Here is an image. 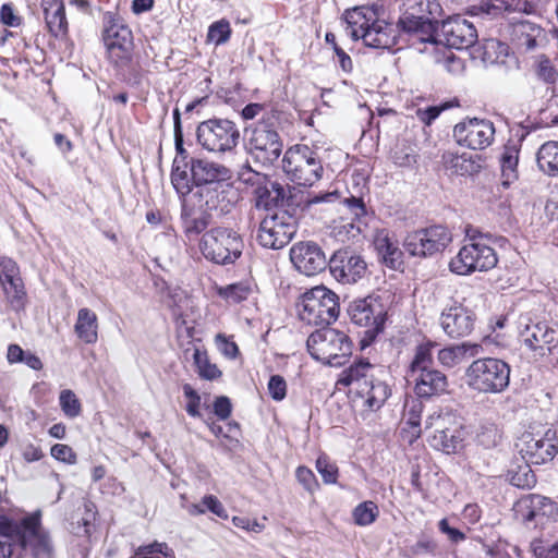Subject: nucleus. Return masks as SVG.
I'll return each instance as SVG.
<instances>
[{
	"mask_svg": "<svg viewBox=\"0 0 558 558\" xmlns=\"http://www.w3.org/2000/svg\"><path fill=\"white\" fill-rule=\"evenodd\" d=\"M317 472L326 484H335L338 477V468L326 456H319L316 460Z\"/></svg>",
	"mask_w": 558,
	"mask_h": 558,
	"instance_id": "obj_55",
	"label": "nucleus"
},
{
	"mask_svg": "<svg viewBox=\"0 0 558 558\" xmlns=\"http://www.w3.org/2000/svg\"><path fill=\"white\" fill-rule=\"evenodd\" d=\"M378 507L373 501H364L353 510V519L357 525L366 526L372 524L378 517Z\"/></svg>",
	"mask_w": 558,
	"mask_h": 558,
	"instance_id": "obj_49",
	"label": "nucleus"
},
{
	"mask_svg": "<svg viewBox=\"0 0 558 558\" xmlns=\"http://www.w3.org/2000/svg\"><path fill=\"white\" fill-rule=\"evenodd\" d=\"M535 72L537 76L546 83H554L558 77V71L550 59L541 54L535 60Z\"/></svg>",
	"mask_w": 558,
	"mask_h": 558,
	"instance_id": "obj_53",
	"label": "nucleus"
},
{
	"mask_svg": "<svg viewBox=\"0 0 558 558\" xmlns=\"http://www.w3.org/2000/svg\"><path fill=\"white\" fill-rule=\"evenodd\" d=\"M190 171L192 183L196 189L215 184L228 178L229 170L217 162L203 158H191Z\"/></svg>",
	"mask_w": 558,
	"mask_h": 558,
	"instance_id": "obj_29",
	"label": "nucleus"
},
{
	"mask_svg": "<svg viewBox=\"0 0 558 558\" xmlns=\"http://www.w3.org/2000/svg\"><path fill=\"white\" fill-rule=\"evenodd\" d=\"M281 168L287 179L300 186H313L324 173L319 150L305 144L289 147L283 154Z\"/></svg>",
	"mask_w": 558,
	"mask_h": 558,
	"instance_id": "obj_3",
	"label": "nucleus"
},
{
	"mask_svg": "<svg viewBox=\"0 0 558 558\" xmlns=\"http://www.w3.org/2000/svg\"><path fill=\"white\" fill-rule=\"evenodd\" d=\"M405 10L403 13L424 20L426 22L435 23L438 26L437 17L441 14V5L438 0H407L404 3Z\"/></svg>",
	"mask_w": 558,
	"mask_h": 558,
	"instance_id": "obj_38",
	"label": "nucleus"
},
{
	"mask_svg": "<svg viewBox=\"0 0 558 558\" xmlns=\"http://www.w3.org/2000/svg\"><path fill=\"white\" fill-rule=\"evenodd\" d=\"M296 230L295 217L284 209H279L260 221L257 241L266 248L280 250L290 243Z\"/></svg>",
	"mask_w": 558,
	"mask_h": 558,
	"instance_id": "obj_13",
	"label": "nucleus"
},
{
	"mask_svg": "<svg viewBox=\"0 0 558 558\" xmlns=\"http://www.w3.org/2000/svg\"><path fill=\"white\" fill-rule=\"evenodd\" d=\"M536 5L533 0H483L480 4L470 9L472 15L493 19L506 10H513L531 14Z\"/></svg>",
	"mask_w": 558,
	"mask_h": 558,
	"instance_id": "obj_28",
	"label": "nucleus"
},
{
	"mask_svg": "<svg viewBox=\"0 0 558 558\" xmlns=\"http://www.w3.org/2000/svg\"><path fill=\"white\" fill-rule=\"evenodd\" d=\"M442 162L447 171L457 175H474L482 169V158L468 153L447 151L442 155Z\"/></svg>",
	"mask_w": 558,
	"mask_h": 558,
	"instance_id": "obj_33",
	"label": "nucleus"
},
{
	"mask_svg": "<svg viewBox=\"0 0 558 558\" xmlns=\"http://www.w3.org/2000/svg\"><path fill=\"white\" fill-rule=\"evenodd\" d=\"M474 313L459 304L447 307L440 315V326L450 338L465 337L473 330Z\"/></svg>",
	"mask_w": 558,
	"mask_h": 558,
	"instance_id": "obj_24",
	"label": "nucleus"
},
{
	"mask_svg": "<svg viewBox=\"0 0 558 558\" xmlns=\"http://www.w3.org/2000/svg\"><path fill=\"white\" fill-rule=\"evenodd\" d=\"M230 190L223 189V185L218 182L215 184L203 185V187L196 189L191 195L197 199V205L203 208V211L217 210L221 214H226L230 210L231 201L228 197Z\"/></svg>",
	"mask_w": 558,
	"mask_h": 558,
	"instance_id": "obj_27",
	"label": "nucleus"
},
{
	"mask_svg": "<svg viewBox=\"0 0 558 558\" xmlns=\"http://www.w3.org/2000/svg\"><path fill=\"white\" fill-rule=\"evenodd\" d=\"M531 463H527L523 466H519L515 472L511 474L510 483L519 488L531 489L536 484V476L532 471Z\"/></svg>",
	"mask_w": 558,
	"mask_h": 558,
	"instance_id": "obj_51",
	"label": "nucleus"
},
{
	"mask_svg": "<svg viewBox=\"0 0 558 558\" xmlns=\"http://www.w3.org/2000/svg\"><path fill=\"white\" fill-rule=\"evenodd\" d=\"M268 392L275 401H281L287 396V383L280 375H272L268 381Z\"/></svg>",
	"mask_w": 558,
	"mask_h": 558,
	"instance_id": "obj_59",
	"label": "nucleus"
},
{
	"mask_svg": "<svg viewBox=\"0 0 558 558\" xmlns=\"http://www.w3.org/2000/svg\"><path fill=\"white\" fill-rule=\"evenodd\" d=\"M422 412L423 403L421 402L420 398H412L405 401L403 416L405 418V423L412 427V435L414 437H418L421 434L420 425Z\"/></svg>",
	"mask_w": 558,
	"mask_h": 558,
	"instance_id": "obj_47",
	"label": "nucleus"
},
{
	"mask_svg": "<svg viewBox=\"0 0 558 558\" xmlns=\"http://www.w3.org/2000/svg\"><path fill=\"white\" fill-rule=\"evenodd\" d=\"M60 405L69 417H76L81 413V404L72 390H63L60 393Z\"/></svg>",
	"mask_w": 558,
	"mask_h": 558,
	"instance_id": "obj_54",
	"label": "nucleus"
},
{
	"mask_svg": "<svg viewBox=\"0 0 558 558\" xmlns=\"http://www.w3.org/2000/svg\"><path fill=\"white\" fill-rule=\"evenodd\" d=\"M193 359L196 366V372L202 379L215 380L221 376V371L217 367L216 364L209 361L206 351L195 349Z\"/></svg>",
	"mask_w": 558,
	"mask_h": 558,
	"instance_id": "obj_46",
	"label": "nucleus"
},
{
	"mask_svg": "<svg viewBox=\"0 0 558 558\" xmlns=\"http://www.w3.org/2000/svg\"><path fill=\"white\" fill-rule=\"evenodd\" d=\"M519 148L515 144L506 145L500 156L504 185H509L518 178Z\"/></svg>",
	"mask_w": 558,
	"mask_h": 558,
	"instance_id": "obj_43",
	"label": "nucleus"
},
{
	"mask_svg": "<svg viewBox=\"0 0 558 558\" xmlns=\"http://www.w3.org/2000/svg\"><path fill=\"white\" fill-rule=\"evenodd\" d=\"M557 511L558 507L555 501L537 494L525 495L513 506L515 519L526 525H536L543 518L553 517Z\"/></svg>",
	"mask_w": 558,
	"mask_h": 558,
	"instance_id": "obj_23",
	"label": "nucleus"
},
{
	"mask_svg": "<svg viewBox=\"0 0 558 558\" xmlns=\"http://www.w3.org/2000/svg\"><path fill=\"white\" fill-rule=\"evenodd\" d=\"M20 530L19 546L29 551L33 558H54V546L48 532L40 524V515L35 513L16 521Z\"/></svg>",
	"mask_w": 558,
	"mask_h": 558,
	"instance_id": "obj_15",
	"label": "nucleus"
},
{
	"mask_svg": "<svg viewBox=\"0 0 558 558\" xmlns=\"http://www.w3.org/2000/svg\"><path fill=\"white\" fill-rule=\"evenodd\" d=\"M50 453L56 460L68 464H75L77 460L74 450L70 446L64 444L53 445L51 447Z\"/></svg>",
	"mask_w": 558,
	"mask_h": 558,
	"instance_id": "obj_60",
	"label": "nucleus"
},
{
	"mask_svg": "<svg viewBox=\"0 0 558 558\" xmlns=\"http://www.w3.org/2000/svg\"><path fill=\"white\" fill-rule=\"evenodd\" d=\"M451 241L452 234L447 227L434 225L409 232L403 247L413 257L427 258L445 251Z\"/></svg>",
	"mask_w": 558,
	"mask_h": 558,
	"instance_id": "obj_12",
	"label": "nucleus"
},
{
	"mask_svg": "<svg viewBox=\"0 0 558 558\" xmlns=\"http://www.w3.org/2000/svg\"><path fill=\"white\" fill-rule=\"evenodd\" d=\"M213 409L214 413L221 421L229 418L232 413L231 401L226 396L217 397L214 401Z\"/></svg>",
	"mask_w": 558,
	"mask_h": 558,
	"instance_id": "obj_64",
	"label": "nucleus"
},
{
	"mask_svg": "<svg viewBox=\"0 0 558 558\" xmlns=\"http://www.w3.org/2000/svg\"><path fill=\"white\" fill-rule=\"evenodd\" d=\"M41 7L49 33L62 37L68 33V21L63 0H43Z\"/></svg>",
	"mask_w": 558,
	"mask_h": 558,
	"instance_id": "obj_35",
	"label": "nucleus"
},
{
	"mask_svg": "<svg viewBox=\"0 0 558 558\" xmlns=\"http://www.w3.org/2000/svg\"><path fill=\"white\" fill-rule=\"evenodd\" d=\"M494 136V123L486 119H466L456 124L453 129L456 142L473 150L488 147L493 143Z\"/></svg>",
	"mask_w": 558,
	"mask_h": 558,
	"instance_id": "obj_19",
	"label": "nucleus"
},
{
	"mask_svg": "<svg viewBox=\"0 0 558 558\" xmlns=\"http://www.w3.org/2000/svg\"><path fill=\"white\" fill-rule=\"evenodd\" d=\"M102 40L108 50L128 51L132 44V32L118 14L105 12L102 15Z\"/></svg>",
	"mask_w": 558,
	"mask_h": 558,
	"instance_id": "obj_25",
	"label": "nucleus"
},
{
	"mask_svg": "<svg viewBox=\"0 0 558 558\" xmlns=\"http://www.w3.org/2000/svg\"><path fill=\"white\" fill-rule=\"evenodd\" d=\"M216 343L219 351L228 359H235L239 354V348L236 343L222 333L216 336Z\"/></svg>",
	"mask_w": 558,
	"mask_h": 558,
	"instance_id": "obj_63",
	"label": "nucleus"
},
{
	"mask_svg": "<svg viewBox=\"0 0 558 558\" xmlns=\"http://www.w3.org/2000/svg\"><path fill=\"white\" fill-rule=\"evenodd\" d=\"M519 336L521 341L534 353L536 357L558 359V330L547 324L527 319L520 322Z\"/></svg>",
	"mask_w": 558,
	"mask_h": 558,
	"instance_id": "obj_16",
	"label": "nucleus"
},
{
	"mask_svg": "<svg viewBox=\"0 0 558 558\" xmlns=\"http://www.w3.org/2000/svg\"><path fill=\"white\" fill-rule=\"evenodd\" d=\"M197 143L207 151L223 154L233 150L240 141V130L229 119L213 118L196 129Z\"/></svg>",
	"mask_w": 558,
	"mask_h": 558,
	"instance_id": "obj_10",
	"label": "nucleus"
},
{
	"mask_svg": "<svg viewBox=\"0 0 558 558\" xmlns=\"http://www.w3.org/2000/svg\"><path fill=\"white\" fill-rule=\"evenodd\" d=\"M231 35L230 23L227 20H220L209 26L207 33L208 41L214 43L216 46L227 43Z\"/></svg>",
	"mask_w": 558,
	"mask_h": 558,
	"instance_id": "obj_52",
	"label": "nucleus"
},
{
	"mask_svg": "<svg viewBox=\"0 0 558 558\" xmlns=\"http://www.w3.org/2000/svg\"><path fill=\"white\" fill-rule=\"evenodd\" d=\"M510 365L496 357H478L464 372L466 386L478 393H501L510 384Z\"/></svg>",
	"mask_w": 558,
	"mask_h": 558,
	"instance_id": "obj_4",
	"label": "nucleus"
},
{
	"mask_svg": "<svg viewBox=\"0 0 558 558\" xmlns=\"http://www.w3.org/2000/svg\"><path fill=\"white\" fill-rule=\"evenodd\" d=\"M328 266L332 277L344 284L356 283L367 270L366 262L347 248L336 251L330 257Z\"/></svg>",
	"mask_w": 558,
	"mask_h": 558,
	"instance_id": "obj_21",
	"label": "nucleus"
},
{
	"mask_svg": "<svg viewBox=\"0 0 558 558\" xmlns=\"http://www.w3.org/2000/svg\"><path fill=\"white\" fill-rule=\"evenodd\" d=\"M415 149L404 143H398L391 150V160L399 167H411L416 162Z\"/></svg>",
	"mask_w": 558,
	"mask_h": 558,
	"instance_id": "obj_50",
	"label": "nucleus"
},
{
	"mask_svg": "<svg viewBox=\"0 0 558 558\" xmlns=\"http://www.w3.org/2000/svg\"><path fill=\"white\" fill-rule=\"evenodd\" d=\"M480 441L486 446H495L501 438L498 428L494 424H487L481 426V432L477 434Z\"/></svg>",
	"mask_w": 558,
	"mask_h": 558,
	"instance_id": "obj_62",
	"label": "nucleus"
},
{
	"mask_svg": "<svg viewBox=\"0 0 558 558\" xmlns=\"http://www.w3.org/2000/svg\"><path fill=\"white\" fill-rule=\"evenodd\" d=\"M296 311L299 318L306 325H329L339 314L338 296L324 286L314 287L300 296Z\"/></svg>",
	"mask_w": 558,
	"mask_h": 558,
	"instance_id": "obj_5",
	"label": "nucleus"
},
{
	"mask_svg": "<svg viewBox=\"0 0 558 558\" xmlns=\"http://www.w3.org/2000/svg\"><path fill=\"white\" fill-rule=\"evenodd\" d=\"M344 20L347 33L354 40L362 39L366 47L374 49H391L402 35L420 43L433 44L437 29L435 23L405 13H402L397 25H393L385 20H378L376 12L367 7L348 10Z\"/></svg>",
	"mask_w": 558,
	"mask_h": 558,
	"instance_id": "obj_1",
	"label": "nucleus"
},
{
	"mask_svg": "<svg viewBox=\"0 0 558 558\" xmlns=\"http://www.w3.org/2000/svg\"><path fill=\"white\" fill-rule=\"evenodd\" d=\"M510 35L517 48L524 51L534 50L545 40L544 29L530 21L513 23Z\"/></svg>",
	"mask_w": 558,
	"mask_h": 558,
	"instance_id": "obj_30",
	"label": "nucleus"
},
{
	"mask_svg": "<svg viewBox=\"0 0 558 558\" xmlns=\"http://www.w3.org/2000/svg\"><path fill=\"white\" fill-rule=\"evenodd\" d=\"M182 390L184 397L187 399L185 407L187 414L192 417H201L199 407L202 399L199 393L190 384H184Z\"/></svg>",
	"mask_w": 558,
	"mask_h": 558,
	"instance_id": "obj_57",
	"label": "nucleus"
},
{
	"mask_svg": "<svg viewBox=\"0 0 558 558\" xmlns=\"http://www.w3.org/2000/svg\"><path fill=\"white\" fill-rule=\"evenodd\" d=\"M198 246L207 260L217 265H230L241 257L244 242L235 230L215 227L203 233Z\"/></svg>",
	"mask_w": 558,
	"mask_h": 558,
	"instance_id": "obj_6",
	"label": "nucleus"
},
{
	"mask_svg": "<svg viewBox=\"0 0 558 558\" xmlns=\"http://www.w3.org/2000/svg\"><path fill=\"white\" fill-rule=\"evenodd\" d=\"M498 263L497 254L493 247L482 240L464 244L458 254L451 258L449 269L460 276H469L475 271H487Z\"/></svg>",
	"mask_w": 558,
	"mask_h": 558,
	"instance_id": "obj_11",
	"label": "nucleus"
},
{
	"mask_svg": "<svg viewBox=\"0 0 558 558\" xmlns=\"http://www.w3.org/2000/svg\"><path fill=\"white\" fill-rule=\"evenodd\" d=\"M509 46L497 39H487L483 45L482 59L486 64L505 63Z\"/></svg>",
	"mask_w": 558,
	"mask_h": 558,
	"instance_id": "obj_45",
	"label": "nucleus"
},
{
	"mask_svg": "<svg viewBox=\"0 0 558 558\" xmlns=\"http://www.w3.org/2000/svg\"><path fill=\"white\" fill-rule=\"evenodd\" d=\"M448 420L449 415L433 413L425 420V429L435 428V433L429 439L433 448L445 453H452L457 451L460 438L456 435V430L446 426Z\"/></svg>",
	"mask_w": 558,
	"mask_h": 558,
	"instance_id": "obj_26",
	"label": "nucleus"
},
{
	"mask_svg": "<svg viewBox=\"0 0 558 558\" xmlns=\"http://www.w3.org/2000/svg\"><path fill=\"white\" fill-rule=\"evenodd\" d=\"M348 315L354 325L366 328L360 340L361 347L366 348L384 329L386 307L379 295L372 294L352 301L348 306Z\"/></svg>",
	"mask_w": 558,
	"mask_h": 558,
	"instance_id": "obj_9",
	"label": "nucleus"
},
{
	"mask_svg": "<svg viewBox=\"0 0 558 558\" xmlns=\"http://www.w3.org/2000/svg\"><path fill=\"white\" fill-rule=\"evenodd\" d=\"M4 295L11 306V308L15 312L24 311L27 302V294L24 288V283L21 278H15L14 280L1 283Z\"/></svg>",
	"mask_w": 558,
	"mask_h": 558,
	"instance_id": "obj_44",
	"label": "nucleus"
},
{
	"mask_svg": "<svg viewBox=\"0 0 558 558\" xmlns=\"http://www.w3.org/2000/svg\"><path fill=\"white\" fill-rule=\"evenodd\" d=\"M21 278L17 263L8 256H0V284Z\"/></svg>",
	"mask_w": 558,
	"mask_h": 558,
	"instance_id": "obj_56",
	"label": "nucleus"
},
{
	"mask_svg": "<svg viewBox=\"0 0 558 558\" xmlns=\"http://www.w3.org/2000/svg\"><path fill=\"white\" fill-rule=\"evenodd\" d=\"M477 39L474 25L461 16L450 17L441 23L435 33V45H445L458 50L472 47Z\"/></svg>",
	"mask_w": 558,
	"mask_h": 558,
	"instance_id": "obj_20",
	"label": "nucleus"
},
{
	"mask_svg": "<svg viewBox=\"0 0 558 558\" xmlns=\"http://www.w3.org/2000/svg\"><path fill=\"white\" fill-rule=\"evenodd\" d=\"M364 400L367 408L372 411L380 409L390 396L389 386L376 378V376L363 388L359 393Z\"/></svg>",
	"mask_w": 558,
	"mask_h": 558,
	"instance_id": "obj_39",
	"label": "nucleus"
},
{
	"mask_svg": "<svg viewBox=\"0 0 558 558\" xmlns=\"http://www.w3.org/2000/svg\"><path fill=\"white\" fill-rule=\"evenodd\" d=\"M522 458L531 464L541 465L551 461L558 453V438L553 429L543 435L523 434L517 445Z\"/></svg>",
	"mask_w": 558,
	"mask_h": 558,
	"instance_id": "obj_18",
	"label": "nucleus"
},
{
	"mask_svg": "<svg viewBox=\"0 0 558 558\" xmlns=\"http://www.w3.org/2000/svg\"><path fill=\"white\" fill-rule=\"evenodd\" d=\"M19 533L16 521L0 518V558L12 555V546L19 545Z\"/></svg>",
	"mask_w": 558,
	"mask_h": 558,
	"instance_id": "obj_41",
	"label": "nucleus"
},
{
	"mask_svg": "<svg viewBox=\"0 0 558 558\" xmlns=\"http://www.w3.org/2000/svg\"><path fill=\"white\" fill-rule=\"evenodd\" d=\"M325 39H326V43H328L332 46L333 51L338 58L340 68L344 72L350 73L353 69L352 60H351L350 56L342 48H340L337 45L335 34L326 33Z\"/></svg>",
	"mask_w": 558,
	"mask_h": 558,
	"instance_id": "obj_58",
	"label": "nucleus"
},
{
	"mask_svg": "<svg viewBox=\"0 0 558 558\" xmlns=\"http://www.w3.org/2000/svg\"><path fill=\"white\" fill-rule=\"evenodd\" d=\"M190 199L182 203L181 220L182 228L189 239L199 235L209 225V215L190 207Z\"/></svg>",
	"mask_w": 558,
	"mask_h": 558,
	"instance_id": "obj_36",
	"label": "nucleus"
},
{
	"mask_svg": "<svg viewBox=\"0 0 558 558\" xmlns=\"http://www.w3.org/2000/svg\"><path fill=\"white\" fill-rule=\"evenodd\" d=\"M251 292L252 290L250 284L245 282H236L218 289V295L232 304L245 301L250 296Z\"/></svg>",
	"mask_w": 558,
	"mask_h": 558,
	"instance_id": "obj_48",
	"label": "nucleus"
},
{
	"mask_svg": "<svg viewBox=\"0 0 558 558\" xmlns=\"http://www.w3.org/2000/svg\"><path fill=\"white\" fill-rule=\"evenodd\" d=\"M295 476L307 492L314 493L318 488L316 476L308 468L299 466L295 471Z\"/></svg>",
	"mask_w": 558,
	"mask_h": 558,
	"instance_id": "obj_61",
	"label": "nucleus"
},
{
	"mask_svg": "<svg viewBox=\"0 0 558 558\" xmlns=\"http://www.w3.org/2000/svg\"><path fill=\"white\" fill-rule=\"evenodd\" d=\"M374 247L380 260L391 269H399L403 264V252L387 229L377 230L374 234Z\"/></svg>",
	"mask_w": 558,
	"mask_h": 558,
	"instance_id": "obj_31",
	"label": "nucleus"
},
{
	"mask_svg": "<svg viewBox=\"0 0 558 558\" xmlns=\"http://www.w3.org/2000/svg\"><path fill=\"white\" fill-rule=\"evenodd\" d=\"M484 353V349L480 343L462 342L448 348H444L438 352V361L447 367H454L462 362L480 356Z\"/></svg>",
	"mask_w": 558,
	"mask_h": 558,
	"instance_id": "obj_34",
	"label": "nucleus"
},
{
	"mask_svg": "<svg viewBox=\"0 0 558 558\" xmlns=\"http://www.w3.org/2000/svg\"><path fill=\"white\" fill-rule=\"evenodd\" d=\"M536 162L538 169L549 177L558 175V142L544 143L537 151Z\"/></svg>",
	"mask_w": 558,
	"mask_h": 558,
	"instance_id": "obj_40",
	"label": "nucleus"
},
{
	"mask_svg": "<svg viewBox=\"0 0 558 558\" xmlns=\"http://www.w3.org/2000/svg\"><path fill=\"white\" fill-rule=\"evenodd\" d=\"M290 260L305 276H314L327 267L329 260L322 247L313 241H301L290 248Z\"/></svg>",
	"mask_w": 558,
	"mask_h": 558,
	"instance_id": "obj_22",
	"label": "nucleus"
},
{
	"mask_svg": "<svg viewBox=\"0 0 558 558\" xmlns=\"http://www.w3.org/2000/svg\"><path fill=\"white\" fill-rule=\"evenodd\" d=\"M306 345L315 360L331 366L342 365L352 350L348 335L333 328H322L312 332Z\"/></svg>",
	"mask_w": 558,
	"mask_h": 558,
	"instance_id": "obj_8",
	"label": "nucleus"
},
{
	"mask_svg": "<svg viewBox=\"0 0 558 558\" xmlns=\"http://www.w3.org/2000/svg\"><path fill=\"white\" fill-rule=\"evenodd\" d=\"M378 371L379 368L376 365L371 364L368 361L360 360L342 371L338 384L351 387V389L359 393L363 388H366V385L371 383Z\"/></svg>",
	"mask_w": 558,
	"mask_h": 558,
	"instance_id": "obj_32",
	"label": "nucleus"
},
{
	"mask_svg": "<svg viewBox=\"0 0 558 558\" xmlns=\"http://www.w3.org/2000/svg\"><path fill=\"white\" fill-rule=\"evenodd\" d=\"M344 213L332 222L331 235L347 242L359 236L367 226L368 215L362 198L348 197L343 201Z\"/></svg>",
	"mask_w": 558,
	"mask_h": 558,
	"instance_id": "obj_17",
	"label": "nucleus"
},
{
	"mask_svg": "<svg viewBox=\"0 0 558 558\" xmlns=\"http://www.w3.org/2000/svg\"><path fill=\"white\" fill-rule=\"evenodd\" d=\"M279 113L266 112L252 128L247 140L248 150L264 165H271L282 151V141L278 134Z\"/></svg>",
	"mask_w": 558,
	"mask_h": 558,
	"instance_id": "obj_7",
	"label": "nucleus"
},
{
	"mask_svg": "<svg viewBox=\"0 0 558 558\" xmlns=\"http://www.w3.org/2000/svg\"><path fill=\"white\" fill-rule=\"evenodd\" d=\"M187 168H183L181 165V160H173L172 171H171V183L179 194L180 198H182V203L184 199L191 201V195L193 194V183L192 178L189 177L186 171Z\"/></svg>",
	"mask_w": 558,
	"mask_h": 558,
	"instance_id": "obj_42",
	"label": "nucleus"
},
{
	"mask_svg": "<svg viewBox=\"0 0 558 558\" xmlns=\"http://www.w3.org/2000/svg\"><path fill=\"white\" fill-rule=\"evenodd\" d=\"M76 336L85 343L93 344L98 339L97 315L89 308L78 310L77 319L74 325Z\"/></svg>",
	"mask_w": 558,
	"mask_h": 558,
	"instance_id": "obj_37",
	"label": "nucleus"
},
{
	"mask_svg": "<svg viewBox=\"0 0 558 558\" xmlns=\"http://www.w3.org/2000/svg\"><path fill=\"white\" fill-rule=\"evenodd\" d=\"M242 183L250 186L257 208L270 209L283 203L286 192L283 186L272 181L268 175L244 167L239 173Z\"/></svg>",
	"mask_w": 558,
	"mask_h": 558,
	"instance_id": "obj_14",
	"label": "nucleus"
},
{
	"mask_svg": "<svg viewBox=\"0 0 558 558\" xmlns=\"http://www.w3.org/2000/svg\"><path fill=\"white\" fill-rule=\"evenodd\" d=\"M434 347L432 342L417 345L408 368L407 376L414 383V392L420 399H430L448 392V377L433 368Z\"/></svg>",
	"mask_w": 558,
	"mask_h": 558,
	"instance_id": "obj_2",
	"label": "nucleus"
}]
</instances>
